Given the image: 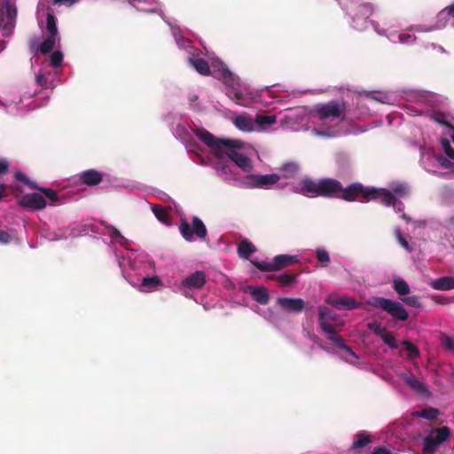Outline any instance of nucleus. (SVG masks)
I'll use <instances>...</instances> for the list:
<instances>
[{
  "mask_svg": "<svg viewBox=\"0 0 454 454\" xmlns=\"http://www.w3.org/2000/svg\"><path fill=\"white\" fill-rule=\"evenodd\" d=\"M57 4V0H40L38 14L46 15V30L48 35L43 41L35 35L28 41V49L34 57L50 54L49 60L43 63L40 73L36 75V83L43 88L54 90L57 75V51H53L57 42V25L54 11L51 6Z\"/></svg>",
  "mask_w": 454,
  "mask_h": 454,
  "instance_id": "nucleus-1",
  "label": "nucleus"
},
{
  "mask_svg": "<svg viewBox=\"0 0 454 454\" xmlns=\"http://www.w3.org/2000/svg\"><path fill=\"white\" fill-rule=\"evenodd\" d=\"M359 184L358 182L352 183L347 187H343L341 183L334 178L325 177L318 181L304 178L300 182V193L303 196L314 198H338L345 201H356L357 192L349 193L350 189Z\"/></svg>",
  "mask_w": 454,
  "mask_h": 454,
  "instance_id": "nucleus-2",
  "label": "nucleus"
},
{
  "mask_svg": "<svg viewBox=\"0 0 454 454\" xmlns=\"http://www.w3.org/2000/svg\"><path fill=\"white\" fill-rule=\"evenodd\" d=\"M347 103L344 101L331 100L327 103L317 104L311 110V116L317 119L322 124L335 120L345 121L347 116Z\"/></svg>",
  "mask_w": 454,
  "mask_h": 454,
  "instance_id": "nucleus-3",
  "label": "nucleus"
},
{
  "mask_svg": "<svg viewBox=\"0 0 454 454\" xmlns=\"http://www.w3.org/2000/svg\"><path fill=\"white\" fill-rule=\"evenodd\" d=\"M352 192H357L356 200L360 202H367L380 199L381 203L387 207L393 206L396 199L395 195L387 189L366 187L361 183L350 189L349 193H352Z\"/></svg>",
  "mask_w": 454,
  "mask_h": 454,
  "instance_id": "nucleus-4",
  "label": "nucleus"
},
{
  "mask_svg": "<svg viewBox=\"0 0 454 454\" xmlns=\"http://www.w3.org/2000/svg\"><path fill=\"white\" fill-rule=\"evenodd\" d=\"M367 303L373 308L381 309L387 312L396 320L405 321L409 317L408 312L399 301L383 297H371Z\"/></svg>",
  "mask_w": 454,
  "mask_h": 454,
  "instance_id": "nucleus-5",
  "label": "nucleus"
},
{
  "mask_svg": "<svg viewBox=\"0 0 454 454\" xmlns=\"http://www.w3.org/2000/svg\"><path fill=\"white\" fill-rule=\"evenodd\" d=\"M224 150L223 156L226 155L235 164L244 171H249L252 168L250 159L244 153H238L236 149H240L243 144L239 140L230 139L229 141L223 142Z\"/></svg>",
  "mask_w": 454,
  "mask_h": 454,
  "instance_id": "nucleus-6",
  "label": "nucleus"
},
{
  "mask_svg": "<svg viewBox=\"0 0 454 454\" xmlns=\"http://www.w3.org/2000/svg\"><path fill=\"white\" fill-rule=\"evenodd\" d=\"M17 7L10 0H3L0 3V27H3V35L12 34L16 25Z\"/></svg>",
  "mask_w": 454,
  "mask_h": 454,
  "instance_id": "nucleus-7",
  "label": "nucleus"
},
{
  "mask_svg": "<svg viewBox=\"0 0 454 454\" xmlns=\"http://www.w3.org/2000/svg\"><path fill=\"white\" fill-rule=\"evenodd\" d=\"M179 231L186 241H192L194 235L202 239H205L207 234L204 223L198 216H193L192 224L185 220H182L179 225Z\"/></svg>",
  "mask_w": 454,
  "mask_h": 454,
  "instance_id": "nucleus-8",
  "label": "nucleus"
},
{
  "mask_svg": "<svg viewBox=\"0 0 454 454\" xmlns=\"http://www.w3.org/2000/svg\"><path fill=\"white\" fill-rule=\"evenodd\" d=\"M223 77L227 84L226 95L229 98L235 101L236 104L247 106L249 104V98L239 89V79L236 78L229 70L223 71Z\"/></svg>",
  "mask_w": 454,
  "mask_h": 454,
  "instance_id": "nucleus-9",
  "label": "nucleus"
},
{
  "mask_svg": "<svg viewBox=\"0 0 454 454\" xmlns=\"http://www.w3.org/2000/svg\"><path fill=\"white\" fill-rule=\"evenodd\" d=\"M194 133L206 145L213 150L216 158H223V150L225 146H223L222 143L229 141L230 139L217 138L205 129H197L194 130Z\"/></svg>",
  "mask_w": 454,
  "mask_h": 454,
  "instance_id": "nucleus-10",
  "label": "nucleus"
},
{
  "mask_svg": "<svg viewBox=\"0 0 454 454\" xmlns=\"http://www.w3.org/2000/svg\"><path fill=\"white\" fill-rule=\"evenodd\" d=\"M206 274L202 270H197L186 277L181 282L180 289L185 296H189V291L200 290L206 284Z\"/></svg>",
  "mask_w": 454,
  "mask_h": 454,
  "instance_id": "nucleus-11",
  "label": "nucleus"
},
{
  "mask_svg": "<svg viewBox=\"0 0 454 454\" xmlns=\"http://www.w3.org/2000/svg\"><path fill=\"white\" fill-rule=\"evenodd\" d=\"M247 179L249 181L250 186L253 188L269 189L279 181L280 176L277 174H251L247 176Z\"/></svg>",
  "mask_w": 454,
  "mask_h": 454,
  "instance_id": "nucleus-12",
  "label": "nucleus"
},
{
  "mask_svg": "<svg viewBox=\"0 0 454 454\" xmlns=\"http://www.w3.org/2000/svg\"><path fill=\"white\" fill-rule=\"evenodd\" d=\"M325 302L337 309H345L348 310H352L361 307V303L358 302L356 299L346 295L336 296L334 294H330L325 299Z\"/></svg>",
  "mask_w": 454,
  "mask_h": 454,
  "instance_id": "nucleus-13",
  "label": "nucleus"
},
{
  "mask_svg": "<svg viewBox=\"0 0 454 454\" xmlns=\"http://www.w3.org/2000/svg\"><path fill=\"white\" fill-rule=\"evenodd\" d=\"M19 205L22 207L32 208L40 210L46 207V200L44 197L36 192L27 193L19 199Z\"/></svg>",
  "mask_w": 454,
  "mask_h": 454,
  "instance_id": "nucleus-14",
  "label": "nucleus"
},
{
  "mask_svg": "<svg viewBox=\"0 0 454 454\" xmlns=\"http://www.w3.org/2000/svg\"><path fill=\"white\" fill-rule=\"evenodd\" d=\"M335 314L329 308L325 306L318 307L319 325L325 333H334V327L329 321L335 320Z\"/></svg>",
  "mask_w": 454,
  "mask_h": 454,
  "instance_id": "nucleus-15",
  "label": "nucleus"
},
{
  "mask_svg": "<svg viewBox=\"0 0 454 454\" xmlns=\"http://www.w3.org/2000/svg\"><path fill=\"white\" fill-rule=\"evenodd\" d=\"M278 304L287 312L300 313L305 309V302L301 298H278Z\"/></svg>",
  "mask_w": 454,
  "mask_h": 454,
  "instance_id": "nucleus-16",
  "label": "nucleus"
},
{
  "mask_svg": "<svg viewBox=\"0 0 454 454\" xmlns=\"http://www.w3.org/2000/svg\"><path fill=\"white\" fill-rule=\"evenodd\" d=\"M79 181L88 186H95L103 180V174L96 169H88L78 175Z\"/></svg>",
  "mask_w": 454,
  "mask_h": 454,
  "instance_id": "nucleus-17",
  "label": "nucleus"
},
{
  "mask_svg": "<svg viewBox=\"0 0 454 454\" xmlns=\"http://www.w3.org/2000/svg\"><path fill=\"white\" fill-rule=\"evenodd\" d=\"M372 442V434L367 431H359L354 435V441L350 449L357 451Z\"/></svg>",
  "mask_w": 454,
  "mask_h": 454,
  "instance_id": "nucleus-18",
  "label": "nucleus"
},
{
  "mask_svg": "<svg viewBox=\"0 0 454 454\" xmlns=\"http://www.w3.org/2000/svg\"><path fill=\"white\" fill-rule=\"evenodd\" d=\"M272 262L273 270L276 271L297 262V257L295 255L279 254L273 258Z\"/></svg>",
  "mask_w": 454,
  "mask_h": 454,
  "instance_id": "nucleus-19",
  "label": "nucleus"
},
{
  "mask_svg": "<svg viewBox=\"0 0 454 454\" xmlns=\"http://www.w3.org/2000/svg\"><path fill=\"white\" fill-rule=\"evenodd\" d=\"M432 288L435 290L448 291L454 289V278L453 277H442L433 280L430 283Z\"/></svg>",
  "mask_w": 454,
  "mask_h": 454,
  "instance_id": "nucleus-20",
  "label": "nucleus"
},
{
  "mask_svg": "<svg viewBox=\"0 0 454 454\" xmlns=\"http://www.w3.org/2000/svg\"><path fill=\"white\" fill-rule=\"evenodd\" d=\"M189 64L201 75H210L211 69L207 60L203 59L190 58Z\"/></svg>",
  "mask_w": 454,
  "mask_h": 454,
  "instance_id": "nucleus-21",
  "label": "nucleus"
},
{
  "mask_svg": "<svg viewBox=\"0 0 454 454\" xmlns=\"http://www.w3.org/2000/svg\"><path fill=\"white\" fill-rule=\"evenodd\" d=\"M256 251L254 245L245 239L238 245V254L240 258L248 259V257Z\"/></svg>",
  "mask_w": 454,
  "mask_h": 454,
  "instance_id": "nucleus-22",
  "label": "nucleus"
},
{
  "mask_svg": "<svg viewBox=\"0 0 454 454\" xmlns=\"http://www.w3.org/2000/svg\"><path fill=\"white\" fill-rule=\"evenodd\" d=\"M250 294L255 301L260 304L266 305L270 301V295L266 288L256 286L251 289Z\"/></svg>",
  "mask_w": 454,
  "mask_h": 454,
  "instance_id": "nucleus-23",
  "label": "nucleus"
},
{
  "mask_svg": "<svg viewBox=\"0 0 454 454\" xmlns=\"http://www.w3.org/2000/svg\"><path fill=\"white\" fill-rule=\"evenodd\" d=\"M328 334V340L334 343L337 347L340 348L345 350L348 354H349L351 356L357 358V356L356 353L352 350V348L346 345L344 339L337 334L336 330L334 329V333H327Z\"/></svg>",
  "mask_w": 454,
  "mask_h": 454,
  "instance_id": "nucleus-24",
  "label": "nucleus"
},
{
  "mask_svg": "<svg viewBox=\"0 0 454 454\" xmlns=\"http://www.w3.org/2000/svg\"><path fill=\"white\" fill-rule=\"evenodd\" d=\"M374 12L373 5L371 3H363L356 8L354 19L367 20Z\"/></svg>",
  "mask_w": 454,
  "mask_h": 454,
  "instance_id": "nucleus-25",
  "label": "nucleus"
},
{
  "mask_svg": "<svg viewBox=\"0 0 454 454\" xmlns=\"http://www.w3.org/2000/svg\"><path fill=\"white\" fill-rule=\"evenodd\" d=\"M233 122L235 126L242 131H252L254 128L253 120L244 115L237 116Z\"/></svg>",
  "mask_w": 454,
  "mask_h": 454,
  "instance_id": "nucleus-26",
  "label": "nucleus"
},
{
  "mask_svg": "<svg viewBox=\"0 0 454 454\" xmlns=\"http://www.w3.org/2000/svg\"><path fill=\"white\" fill-rule=\"evenodd\" d=\"M161 285V280L158 276L144 278L141 282V290L144 292H152Z\"/></svg>",
  "mask_w": 454,
  "mask_h": 454,
  "instance_id": "nucleus-27",
  "label": "nucleus"
},
{
  "mask_svg": "<svg viewBox=\"0 0 454 454\" xmlns=\"http://www.w3.org/2000/svg\"><path fill=\"white\" fill-rule=\"evenodd\" d=\"M152 211H153V215H155V217L160 222H161L165 224H168V225L170 224V216H169V214H168V210L166 209V207H164L161 205H153L152 207Z\"/></svg>",
  "mask_w": 454,
  "mask_h": 454,
  "instance_id": "nucleus-28",
  "label": "nucleus"
},
{
  "mask_svg": "<svg viewBox=\"0 0 454 454\" xmlns=\"http://www.w3.org/2000/svg\"><path fill=\"white\" fill-rule=\"evenodd\" d=\"M270 278L277 280L281 286H289L296 283L295 274L284 273L279 276H271Z\"/></svg>",
  "mask_w": 454,
  "mask_h": 454,
  "instance_id": "nucleus-29",
  "label": "nucleus"
},
{
  "mask_svg": "<svg viewBox=\"0 0 454 454\" xmlns=\"http://www.w3.org/2000/svg\"><path fill=\"white\" fill-rule=\"evenodd\" d=\"M393 288L401 296L406 295L410 293L409 285L401 278H397L393 280Z\"/></svg>",
  "mask_w": 454,
  "mask_h": 454,
  "instance_id": "nucleus-30",
  "label": "nucleus"
},
{
  "mask_svg": "<svg viewBox=\"0 0 454 454\" xmlns=\"http://www.w3.org/2000/svg\"><path fill=\"white\" fill-rule=\"evenodd\" d=\"M439 445V443H436V440L434 438V435L427 436L424 440L423 453L431 454Z\"/></svg>",
  "mask_w": 454,
  "mask_h": 454,
  "instance_id": "nucleus-31",
  "label": "nucleus"
},
{
  "mask_svg": "<svg viewBox=\"0 0 454 454\" xmlns=\"http://www.w3.org/2000/svg\"><path fill=\"white\" fill-rule=\"evenodd\" d=\"M439 20H447L454 27V4L442 10L438 14Z\"/></svg>",
  "mask_w": 454,
  "mask_h": 454,
  "instance_id": "nucleus-32",
  "label": "nucleus"
},
{
  "mask_svg": "<svg viewBox=\"0 0 454 454\" xmlns=\"http://www.w3.org/2000/svg\"><path fill=\"white\" fill-rule=\"evenodd\" d=\"M404 381L410 387L419 393L426 391V387L424 384L414 377H405Z\"/></svg>",
  "mask_w": 454,
  "mask_h": 454,
  "instance_id": "nucleus-33",
  "label": "nucleus"
},
{
  "mask_svg": "<svg viewBox=\"0 0 454 454\" xmlns=\"http://www.w3.org/2000/svg\"><path fill=\"white\" fill-rule=\"evenodd\" d=\"M254 121L260 126H270L276 123L277 118L275 115L257 114Z\"/></svg>",
  "mask_w": 454,
  "mask_h": 454,
  "instance_id": "nucleus-34",
  "label": "nucleus"
},
{
  "mask_svg": "<svg viewBox=\"0 0 454 454\" xmlns=\"http://www.w3.org/2000/svg\"><path fill=\"white\" fill-rule=\"evenodd\" d=\"M450 431L448 427H442L435 431L434 438L436 440V443H442L450 437Z\"/></svg>",
  "mask_w": 454,
  "mask_h": 454,
  "instance_id": "nucleus-35",
  "label": "nucleus"
},
{
  "mask_svg": "<svg viewBox=\"0 0 454 454\" xmlns=\"http://www.w3.org/2000/svg\"><path fill=\"white\" fill-rule=\"evenodd\" d=\"M439 415V411L435 408H427L419 412V416L427 420H434Z\"/></svg>",
  "mask_w": 454,
  "mask_h": 454,
  "instance_id": "nucleus-36",
  "label": "nucleus"
},
{
  "mask_svg": "<svg viewBox=\"0 0 454 454\" xmlns=\"http://www.w3.org/2000/svg\"><path fill=\"white\" fill-rule=\"evenodd\" d=\"M402 345L408 351L409 358L412 359V358L419 356V348L415 345H413L411 341L403 340Z\"/></svg>",
  "mask_w": 454,
  "mask_h": 454,
  "instance_id": "nucleus-37",
  "label": "nucleus"
},
{
  "mask_svg": "<svg viewBox=\"0 0 454 454\" xmlns=\"http://www.w3.org/2000/svg\"><path fill=\"white\" fill-rule=\"evenodd\" d=\"M380 338L390 348L396 349L398 348L396 340L390 332L387 331Z\"/></svg>",
  "mask_w": 454,
  "mask_h": 454,
  "instance_id": "nucleus-38",
  "label": "nucleus"
},
{
  "mask_svg": "<svg viewBox=\"0 0 454 454\" xmlns=\"http://www.w3.org/2000/svg\"><path fill=\"white\" fill-rule=\"evenodd\" d=\"M15 179L19 182L23 183L27 186H28L31 189H38V186L33 181H31L25 174L21 172H17L15 174Z\"/></svg>",
  "mask_w": 454,
  "mask_h": 454,
  "instance_id": "nucleus-39",
  "label": "nucleus"
},
{
  "mask_svg": "<svg viewBox=\"0 0 454 454\" xmlns=\"http://www.w3.org/2000/svg\"><path fill=\"white\" fill-rule=\"evenodd\" d=\"M401 300L407 305L413 308H419L421 303L419 301V298L416 295H411L408 297L401 298Z\"/></svg>",
  "mask_w": 454,
  "mask_h": 454,
  "instance_id": "nucleus-40",
  "label": "nucleus"
},
{
  "mask_svg": "<svg viewBox=\"0 0 454 454\" xmlns=\"http://www.w3.org/2000/svg\"><path fill=\"white\" fill-rule=\"evenodd\" d=\"M40 192H42L43 193V197L44 199L45 198H48L51 202H57V192L52 190V189H50V188H40L38 187V189Z\"/></svg>",
  "mask_w": 454,
  "mask_h": 454,
  "instance_id": "nucleus-41",
  "label": "nucleus"
},
{
  "mask_svg": "<svg viewBox=\"0 0 454 454\" xmlns=\"http://www.w3.org/2000/svg\"><path fill=\"white\" fill-rule=\"evenodd\" d=\"M317 259L322 263H327L330 262V256L325 249L318 248L316 251Z\"/></svg>",
  "mask_w": 454,
  "mask_h": 454,
  "instance_id": "nucleus-42",
  "label": "nucleus"
},
{
  "mask_svg": "<svg viewBox=\"0 0 454 454\" xmlns=\"http://www.w3.org/2000/svg\"><path fill=\"white\" fill-rule=\"evenodd\" d=\"M393 192L400 197L408 195L409 188L404 184H395L392 187Z\"/></svg>",
  "mask_w": 454,
  "mask_h": 454,
  "instance_id": "nucleus-43",
  "label": "nucleus"
},
{
  "mask_svg": "<svg viewBox=\"0 0 454 454\" xmlns=\"http://www.w3.org/2000/svg\"><path fill=\"white\" fill-rule=\"evenodd\" d=\"M253 264L262 271H274L273 270V262H254Z\"/></svg>",
  "mask_w": 454,
  "mask_h": 454,
  "instance_id": "nucleus-44",
  "label": "nucleus"
},
{
  "mask_svg": "<svg viewBox=\"0 0 454 454\" xmlns=\"http://www.w3.org/2000/svg\"><path fill=\"white\" fill-rule=\"evenodd\" d=\"M395 237H396V239L398 240L399 244L403 247L405 248L406 250H408L409 252L411 251V248L408 243V241L406 240V239L403 236L401 231L399 229H396L395 230Z\"/></svg>",
  "mask_w": 454,
  "mask_h": 454,
  "instance_id": "nucleus-45",
  "label": "nucleus"
},
{
  "mask_svg": "<svg viewBox=\"0 0 454 454\" xmlns=\"http://www.w3.org/2000/svg\"><path fill=\"white\" fill-rule=\"evenodd\" d=\"M442 145L447 156L454 160V148L451 146L449 140L446 138L442 139Z\"/></svg>",
  "mask_w": 454,
  "mask_h": 454,
  "instance_id": "nucleus-46",
  "label": "nucleus"
},
{
  "mask_svg": "<svg viewBox=\"0 0 454 454\" xmlns=\"http://www.w3.org/2000/svg\"><path fill=\"white\" fill-rule=\"evenodd\" d=\"M368 327L371 331H372L376 335L380 337H381L382 334H384L387 331L385 327L381 326V325L378 323L369 324Z\"/></svg>",
  "mask_w": 454,
  "mask_h": 454,
  "instance_id": "nucleus-47",
  "label": "nucleus"
},
{
  "mask_svg": "<svg viewBox=\"0 0 454 454\" xmlns=\"http://www.w3.org/2000/svg\"><path fill=\"white\" fill-rule=\"evenodd\" d=\"M281 169L294 175L298 171V166L294 162H287L282 165Z\"/></svg>",
  "mask_w": 454,
  "mask_h": 454,
  "instance_id": "nucleus-48",
  "label": "nucleus"
},
{
  "mask_svg": "<svg viewBox=\"0 0 454 454\" xmlns=\"http://www.w3.org/2000/svg\"><path fill=\"white\" fill-rule=\"evenodd\" d=\"M442 346L448 350H454V338L444 336L442 339Z\"/></svg>",
  "mask_w": 454,
  "mask_h": 454,
  "instance_id": "nucleus-49",
  "label": "nucleus"
},
{
  "mask_svg": "<svg viewBox=\"0 0 454 454\" xmlns=\"http://www.w3.org/2000/svg\"><path fill=\"white\" fill-rule=\"evenodd\" d=\"M10 167H11V163L8 160H6L4 159H1L0 160V176H4L9 172Z\"/></svg>",
  "mask_w": 454,
  "mask_h": 454,
  "instance_id": "nucleus-50",
  "label": "nucleus"
},
{
  "mask_svg": "<svg viewBox=\"0 0 454 454\" xmlns=\"http://www.w3.org/2000/svg\"><path fill=\"white\" fill-rule=\"evenodd\" d=\"M12 241V236L5 231L0 229V244L6 245Z\"/></svg>",
  "mask_w": 454,
  "mask_h": 454,
  "instance_id": "nucleus-51",
  "label": "nucleus"
},
{
  "mask_svg": "<svg viewBox=\"0 0 454 454\" xmlns=\"http://www.w3.org/2000/svg\"><path fill=\"white\" fill-rule=\"evenodd\" d=\"M431 118L438 122V123H441V124H445L446 123V117H445V114L442 112H435L432 114Z\"/></svg>",
  "mask_w": 454,
  "mask_h": 454,
  "instance_id": "nucleus-52",
  "label": "nucleus"
},
{
  "mask_svg": "<svg viewBox=\"0 0 454 454\" xmlns=\"http://www.w3.org/2000/svg\"><path fill=\"white\" fill-rule=\"evenodd\" d=\"M371 454H392V452L385 447H377Z\"/></svg>",
  "mask_w": 454,
  "mask_h": 454,
  "instance_id": "nucleus-53",
  "label": "nucleus"
},
{
  "mask_svg": "<svg viewBox=\"0 0 454 454\" xmlns=\"http://www.w3.org/2000/svg\"><path fill=\"white\" fill-rule=\"evenodd\" d=\"M432 299L437 303L446 304L449 302V300L447 298L442 297L441 295H434L432 297Z\"/></svg>",
  "mask_w": 454,
  "mask_h": 454,
  "instance_id": "nucleus-54",
  "label": "nucleus"
},
{
  "mask_svg": "<svg viewBox=\"0 0 454 454\" xmlns=\"http://www.w3.org/2000/svg\"><path fill=\"white\" fill-rule=\"evenodd\" d=\"M392 207H393L396 211H398V212H402V211L404 209V205H403V202H401V201H399V200H397L396 199H395V204H393V206H392Z\"/></svg>",
  "mask_w": 454,
  "mask_h": 454,
  "instance_id": "nucleus-55",
  "label": "nucleus"
},
{
  "mask_svg": "<svg viewBox=\"0 0 454 454\" xmlns=\"http://www.w3.org/2000/svg\"><path fill=\"white\" fill-rule=\"evenodd\" d=\"M7 195V186L4 184H0V200Z\"/></svg>",
  "mask_w": 454,
  "mask_h": 454,
  "instance_id": "nucleus-56",
  "label": "nucleus"
},
{
  "mask_svg": "<svg viewBox=\"0 0 454 454\" xmlns=\"http://www.w3.org/2000/svg\"><path fill=\"white\" fill-rule=\"evenodd\" d=\"M78 0H59V5L71 6Z\"/></svg>",
  "mask_w": 454,
  "mask_h": 454,
  "instance_id": "nucleus-57",
  "label": "nucleus"
},
{
  "mask_svg": "<svg viewBox=\"0 0 454 454\" xmlns=\"http://www.w3.org/2000/svg\"><path fill=\"white\" fill-rule=\"evenodd\" d=\"M112 237L114 238H121L123 239L122 235L121 234L120 231L114 227H112Z\"/></svg>",
  "mask_w": 454,
  "mask_h": 454,
  "instance_id": "nucleus-58",
  "label": "nucleus"
},
{
  "mask_svg": "<svg viewBox=\"0 0 454 454\" xmlns=\"http://www.w3.org/2000/svg\"><path fill=\"white\" fill-rule=\"evenodd\" d=\"M446 223H447V225H448L449 227H452V228H454V215H451V216H450V217L447 219Z\"/></svg>",
  "mask_w": 454,
  "mask_h": 454,
  "instance_id": "nucleus-59",
  "label": "nucleus"
},
{
  "mask_svg": "<svg viewBox=\"0 0 454 454\" xmlns=\"http://www.w3.org/2000/svg\"><path fill=\"white\" fill-rule=\"evenodd\" d=\"M63 61V54L60 51H59V67L61 66Z\"/></svg>",
  "mask_w": 454,
  "mask_h": 454,
  "instance_id": "nucleus-60",
  "label": "nucleus"
},
{
  "mask_svg": "<svg viewBox=\"0 0 454 454\" xmlns=\"http://www.w3.org/2000/svg\"><path fill=\"white\" fill-rule=\"evenodd\" d=\"M402 218H403L404 221H406L407 223L411 222V217H409V216H408L407 215H405V214H403V215H402Z\"/></svg>",
  "mask_w": 454,
  "mask_h": 454,
  "instance_id": "nucleus-61",
  "label": "nucleus"
},
{
  "mask_svg": "<svg viewBox=\"0 0 454 454\" xmlns=\"http://www.w3.org/2000/svg\"><path fill=\"white\" fill-rule=\"evenodd\" d=\"M5 47V42L0 41V51H3Z\"/></svg>",
  "mask_w": 454,
  "mask_h": 454,
  "instance_id": "nucleus-62",
  "label": "nucleus"
},
{
  "mask_svg": "<svg viewBox=\"0 0 454 454\" xmlns=\"http://www.w3.org/2000/svg\"><path fill=\"white\" fill-rule=\"evenodd\" d=\"M197 99H198V97L196 95H194L192 97L191 101L193 102V101H196Z\"/></svg>",
  "mask_w": 454,
  "mask_h": 454,
  "instance_id": "nucleus-63",
  "label": "nucleus"
},
{
  "mask_svg": "<svg viewBox=\"0 0 454 454\" xmlns=\"http://www.w3.org/2000/svg\"><path fill=\"white\" fill-rule=\"evenodd\" d=\"M452 141L454 142V136L452 137Z\"/></svg>",
  "mask_w": 454,
  "mask_h": 454,
  "instance_id": "nucleus-64",
  "label": "nucleus"
}]
</instances>
